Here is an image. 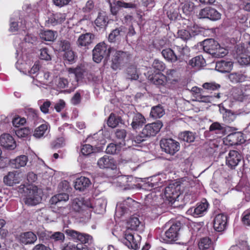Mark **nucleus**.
<instances>
[{"label":"nucleus","mask_w":250,"mask_h":250,"mask_svg":"<svg viewBox=\"0 0 250 250\" xmlns=\"http://www.w3.org/2000/svg\"><path fill=\"white\" fill-rule=\"evenodd\" d=\"M65 239L64 234L61 232L57 231L51 233V240L55 242H63Z\"/></svg>","instance_id":"6e6d98bb"},{"label":"nucleus","mask_w":250,"mask_h":250,"mask_svg":"<svg viewBox=\"0 0 250 250\" xmlns=\"http://www.w3.org/2000/svg\"><path fill=\"white\" fill-rule=\"evenodd\" d=\"M110 58V67L114 71L120 69L121 66L128 60L129 56L126 52L112 49Z\"/></svg>","instance_id":"f257e3e1"},{"label":"nucleus","mask_w":250,"mask_h":250,"mask_svg":"<svg viewBox=\"0 0 250 250\" xmlns=\"http://www.w3.org/2000/svg\"><path fill=\"white\" fill-rule=\"evenodd\" d=\"M83 199L76 198L74 199L72 203V208L76 212H80L82 209L83 205Z\"/></svg>","instance_id":"603ef678"},{"label":"nucleus","mask_w":250,"mask_h":250,"mask_svg":"<svg viewBox=\"0 0 250 250\" xmlns=\"http://www.w3.org/2000/svg\"><path fill=\"white\" fill-rule=\"evenodd\" d=\"M194 3L192 2H186L181 4V8L184 14L186 15H189L193 10Z\"/></svg>","instance_id":"864d4df0"},{"label":"nucleus","mask_w":250,"mask_h":250,"mask_svg":"<svg viewBox=\"0 0 250 250\" xmlns=\"http://www.w3.org/2000/svg\"><path fill=\"white\" fill-rule=\"evenodd\" d=\"M64 138L63 137H60L57 138L53 141L51 145V147L52 149H57L63 146L64 144Z\"/></svg>","instance_id":"bf43d9fd"},{"label":"nucleus","mask_w":250,"mask_h":250,"mask_svg":"<svg viewBox=\"0 0 250 250\" xmlns=\"http://www.w3.org/2000/svg\"><path fill=\"white\" fill-rule=\"evenodd\" d=\"M153 68L159 71H163L166 68L165 64L162 61L155 59L152 65Z\"/></svg>","instance_id":"e2e57ef3"},{"label":"nucleus","mask_w":250,"mask_h":250,"mask_svg":"<svg viewBox=\"0 0 250 250\" xmlns=\"http://www.w3.org/2000/svg\"><path fill=\"white\" fill-rule=\"evenodd\" d=\"M25 112L29 123L35 124L40 121L41 118L39 117L38 110L32 108H27Z\"/></svg>","instance_id":"a878e982"},{"label":"nucleus","mask_w":250,"mask_h":250,"mask_svg":"<svg viewBox=\"0 0 250 250\" xmlns=\"http://www.w3.org/2000/svg\"><path fill=\"white\" fill-rule=\"evenodd\" d=\"M19 241L24 245L34 244L37 240L36 235L32 231L21 233L19 236Z\"/></svg>","instance_id":"a211bd4d"},{"label":"nucleus","mask_w":250,"mask_h":250,"mask_svg":"<svg viewBox=\"0 0 250 250\" xmlns=\"http://www.w3.org/2000/svg\"><path fill=\"white\" fill-rule=\"evenodd\" d=\"M42 40L45 41H53L55 39L54 32L51 30L42 31L40 34Z\"/></svg>","instance_id":"8fccbe9b"},{"label":"nucleus","mask_w":250,"mask_h":250,"mask_svg":"<svg viewBox=\"0 0 250 250\" xmlns=\"http://www.w3.org/2000/svg\"><path fill=\"white\" fill-rule=\"evenodd\" d=\"M161 122H155L146 125L142 131V134L146 138L154 136L162 127Z\"/></svg>","instance_id":"1a4fd4ad"},{"label":"nucleus","mask_w":250,"mask_h":250,"mask_svg":"<svg viewBox=\"0 0 250 250\" xmlns=\"http://www.w3.org/2000/svg\"><path fill=\"white\" fill-rule=\"evenodd\" d=\"M180 40L177 39L174 41V49H176L179 54L178 56V60L183 59L185 55H186L189 51L188 47L186 45V43L184 44L180 43Z\"/></svg>","instance_id":"4be33fe9"},{"label":"nucleus","mask_w":250,"mask_h":250,"mask_svg":"<svg viewBox=\"0 0 250 250\" xmlns=\"http://www.w3.org/2000/svg\"><path fill=\"white\" fill-rule=\"evenodd\" d=\"M146 122L145 117L141 113L137 112L134 113L130 125L133 130H137L141 128Z\"/></svg>","instance_id":"412c9836"},{"label":"nucleus","mask_w":250,"mask_h":250,"mask_svg":"<svg viewBox=\"0 0 250 250\" xmlns=\"http://www.w3.org/2000/svg\"><path fill=\"white\" fill-rule=\"evenodd\" d=\"M140 240V236L138 234L135 236L129 230H126L124 233L123 242L129 249L137 250L139 248Z\"/></svg>","instance_id":"7ed1b4c3"},{"label":"nucleus","mask_w":250,"mask_h":250,"mask_svg":"<svg viewBox=\"0 0 250 250\" xmlns=\"http://www.w3.org/2000/svg\"><path fill=\"white\" fill-rule=\"evenodd\" d=\"M160 146L167 153L173 155L180 149V144L173 139H163L160 141Z\"/></svg>","instance_id":"20e7f679"},{"label":"nucleus","mask_w":250,"mask_h":250,"mask_svg":"<svg viewBox=\"0 0 250 250\" xmlns=\"http://www.w3.org/2000/svg\"><path fill=\"white\" fill-rule=\"evenodd\" d=\"M198 247L200 250L212 249L213 243L208 237H203L200 239L198 242Z\"/></svg>","instance_id":"72a5a7b5"},{"label":"nucleus","mask_w":250,"mask_h":250,"mask_svg":"<svg viewBox=\"0 0 250 250\" xmlns=\"http://www.w3.org/2000/svg\"><path fill=\"white\" fill-rule=\"evenodd\" d=\"M241 220L244 225L250 226V208L243 213Z\"/></svg>","instance_id":"052dcab7"},{"label":"nucleus","mask_w":250,"mask_h":250,"mask_svg":"<svg viewBox=\"0 0 250 250\" xmlns=\"http://www.w3.org/2000/svg\"><path fill=\"white\" fill-rule=\"evenodd\" d=\"M151 82L157 86H164L167 82V77L161 73L156 74L150 78Z\"/></svg>","instance_id":"c756f323"},{"label":"nucleus","mask_w":250,"mask_h":250,"mask_svg":"<svg viewBox=\"0 0 250 250\" xmlns=\"http://www.w3.org/2000/svg\"><path fill=\"white\" fill-rule=\"evenodd\" d=\"M108 17L105 12H99L98 16L94 21L95 25L99 28L105 29L108 24Z\"/></svg>","instance_id":"aec40b11"},{"label":"nucleus","mask_w":250,"mask_h":250,"mask_svg":"<svg viewBox=\"0 0 250 250\" xmlns=\"http://www.w3.org/2000/svg\"><path fill=\"white\" fill-rule=\"evenodd\" d=\"M210 132H215V133H221L224 134L226 131L225 127L220 123L215 122L211 124L209 127Z\"/></svg>","instance_id":"de8ad7c7"},{"label":"nucleus","mask_w":250,"mask_h":250,"mask_svg":"<svg viewBox=\"0 0 250 250\" xmlns=\"http://www.w3.org/2000/svg\"><path fill=\"white\" fill-rule=\"evenodd\" d=\"M228 53V50L223 47H221L219 44V46H217L216 51L214 53L213 57L215 58L223 57Z\"/></svg>","instance_id":"338daca9"},{"label":"nucleus","mask_w":250,"mask_h":250,"mask_svg":"<svg viewBox=\"0 0 250 250\" xmlns=\"http://www.w3.org/2000/svg\"><path fill=\"white\" fill-rule=\"evenodd\" d=\"M68 72L70 74H74L77 81H79L83 78L84 70L81 66H77L75 68H69L68 69Z\"/></svg>","instance_id":"a18cd8bd"},{"label":"nucleus","mask_w":250,"mask_h":250,"mask_svg":"<svg viewBox=\"0 0 250 250\" xmlns=\"http://www.w3.org/2000/svg\"><path fill=\"white\" fill-rule=\"evenodd\" d=\"M229 80L233 83H238L246 80V76L238 73H232L229 75Z\"/></svg>","instance_id":"49530a36"},{"label":"nucleus","mask_w":250,"mask_h":250,"mask_svg":"<svg viewBox=\"0 0 250 250\" xmlns=\"http://www.w3.org/2000/svg\"><path fill=\"white\" fill-rule=\"evenodd\" d=\"M97 165L101 169L114 170L117 168L115 160L111 156L104 155L97 161Z\"/></svg>","instance_id":"9d476101"},{"label":"nucleus","mask_w":250,"mask_h":250,"mask_svg":"<svg viewBox=\"0 0 250 250\" xmlns=\"http://www.w3.org/2000/svg\"><path fill=\"white\" fill-rule=\"evenodd\" d=\"M208 206V204L207 202H202L198 204L196 207L189 209L188 211L194 217H198L202 216L204 212L207 211Z\"/></svg>","instance_id":"b1692460"},{"label":"nucleus","mask_w":250,"mask_h":250,"mask_svg":"<svg viewBox=\"0 0 250 250\" xmlns=\"http://www.w3.org/2000/svg\"><path fill=\"white\" fill-rule=\"evenodd\" d=\"M77 56L72 49L64 52L63 59L69 64H73L76 61Z\"/></svg>","instance_id":"58836bf2"},{"label":"nucleus","mask_w":250,"mask_h":250,"mask_svg":"<svg viewBox=\"0 0 250 250\" xmlns=\"http://www.w3.org/2000/svg\"><path fill=\"white\" fill-rule=\"evenodd\" d=\"M26 122V120L24 117H21L19 116H15L13 120L12 124L15 127H19L20 125H24Z\"/></svg>","instance_id":"69168bd1"},{"label":"nucleus","mask_w":250,"mask_h":250,"mask_svg":"<svg viewBox=\"0 0 250 250\" xmlns=\"http://www.w3.org/2000/svg\"><path fill=\"white\" fill-rule=\"evenodd\" d=\"M141 222L137 217H131L128 222V229L127 230H138L140 229Z\"/></svg>","instance_id":"4c0bfd02"},{"label":"nucleus","mask_w":250,"mask_h":250,"mask_svg":"<svg viewBox=\"0 0 250 250\" xmlns=\"http://www.w3.org/2000/svg\"><path fill=\"white\" fill-rule=\"evenodd\" d=\"M31 131L29 127L21 128L16 131V134L19 137L27 139L30 136Z\"/></svg>","instance_id":"3c124183"},{"label":"nucleus","mask_w":250,"mask_h":250,"mask_svg":"<svg viewBox=\"0 0 250 250\" xmlns=\"http://www.w3.org/2000/svg\"><path fill=\"white\" fill-rule=\"evenodd\" d=\"M57 45L59 51L61 52H65L72 49L70 42L67 40H61L59 41L57 43Z\"/></svg>","instance_id":"37998d69"},{"label":"nucleus","mask_w":250,"mask_h":250,"mask_svg":"<svg viewBox=\"0 0 250 250\" xmlns=\"http://www.w3.org/2000/svg\"><path fill=\"white\" fill-rule=\"evenodd\" d=\"M69 199V195L67 193H61L53 196L51 199L52 204H57L62 201H67Z\"/></svg>","instance_id":"09e8293b"},{"label":"nucleus","mask_w":250,"mask_h":250,"mask_svg":"<svg viewBox=\"0 0 250 250\" xmlns=\"http://www.w3.org/2000/svg\"><path fill=\"white\" fill-rule=\"evenodd\" d=\"M48 128V125L46 124H43L37 127L33 133V136L37 138L40 139L43 137L47 132Z\"/></svg>","instance_id":"c9c22d12"},{"label":"nucleus","mask_w":250,"mask_h":250,"mask_svg":"<svg viewBox=\"0 0 250 250\" xmlns=\"http://www.w3.org/2000/svg\"><path fill=\"white\" fill-rule=\"evenodd\" d=\"M41 197L38 193L37 189H33L29 191V194L24 199V203L28 206H34L40 203Z\"/></svg>","instance_id":"f3484780"},{"label":"nucleus","mask_w":250,"mask_h":250,"mask_svg":"<svg viewBox=\"0 0 250 250\" xmlns=\"http://www.w3.org/2000/svg\"><path fill=\"white\" fill-rule=\"evenodd\" d=\"M179 138L184 142L191 143L194 142L195 139V133L189 131H185L179 135Z\"/></svg>","instance_id":"a19ab883"},{"label":"nucleus","mask_w":250,"mask_h":250,"mask_svg":"<svg viewBox=\"0 0 250 250\" xmlns=\"http://www.w3.org/2000/svg\"><path fill=\"white\" fill-rule=\"evenodd\" d=\"M229 217L225 213L217 214L213 220L214 229L218 232L225 230L227 227Z\"/></svg>","instance_id":"0eeeda50"},{"label":"nucleus","mask_w":250,"mask_h":250,"mask_svg":"<svg viewBox=\"0 0 250 250\" xmlns=\"http://www.w3.org/2000/svg\"><path fill=\"white\" fill-rule=\"evenodd\" d=\"M81 152L84 156H88L94 152L93 146L89 144L83 145L81 146Z\"/></svg>","instance_id":"13d9d810"},{"label":"nucleus","mask_w":250,"mask_h":250,"mask_svg":"<svg viewBox=\"0 0 250 250\" xmlns=\"http://www.w3.org/2000/svg\"><path fill=\"white\" fill-rule=\"evenodd\" d=\"M28 160L27 156L21 155L18 156L15 159L11 160V163L14 168H20L26 166Z\"/></svg>","instance_id":"c85d7f7f"},{"label":"nucleus","mask_w":250,"mask_h":250,"mask_svg":"<svg viewBox=\"0 0 250 250\" xmlns=\"http://www.w3.org/2000/svg\"><path fill=\"white\" fill-rule=\"evenodd\" d=\"M232 95L233 99L239 102L245 101L243 88L239 87L233 88Z\"/></svg>","instance_id":"ea45409f"},{"label":"nucleus","mask_w":250,"mask_h":250,"mask_svg":"<svg viewBox=\"0 0 250 250\" xmlns=\"http://www.w3.org/2000/svg\"><path fill=\"white\" fill-rule=\"evenodd\" d=\"M125 73L126 78L131 80H137L139 78V75L137 72L136 65H129L126 69Z\"/></svg>","instance_id":"473e14b6"},{"label":"nucleus","mask_w":250,"mask_h":250,"mask_svg":"<svg viewBox=\"0 0 250 250\" xmlns=\"http://www.w3.org/2000/svg\"><path fill=\"white\" fill-rule=\"evenodd\" d=\"M233 67V62L231 61L221 60L216 63L215 69L221 73H229Z\"/></svg>","instance_id":"393cba45"},{"label":"nucleus","mask_w":250,"mask_h":250,"mask_svg":"<svg viewBox=\"0 0 250 250\" xmlns=\"http://www.w3.org/2000/svg\"><path fill=\"white\" fill-rule=\"evenodd\" d=\"M181 228V224L177 222L173 224L169 229L165 232V239L167 242L175 241L177 240L179 235V231Z\"/></svg>","instance_id":"f8f14e48"},{"label":"nucleus","mask_w":250,"mask_h":250,"mask_svg":"<svg viewBox=\"0 0 250 250\" xmlns=\"http://www.w3.org/2000/svg\"><path fill=\"white\" fill-rule=\"evenodd\" d=\"M112 48L106 44L104 42L97 44L92 51L93 60L97 62H100L103 59L109 58Z\"/></svg>","instance_id":"f03ea898"},{"label":"nucleus","mask_w":250,"mask_h":250,"mask_svg":"<svg viewBox=\"0 0 250 250\" xmlns=\"http://www.w3.org/2000/svg\"><path fill=\"white\" fill-rule=\"evenodd\" d=\"M243 156L237 150H230L228 155L226 158V165L230 169H235L239 163L241 161Z\"/></svg>","instance_id":"423d86ee"},{"label":"nucleus","mask_w":250,"mask_h":250,"mask_svg":"<svg viewBox=\"0 0 250 250\" xmlns=\"http://www.w3.org/2000/svg\"><path fill=\"white\" fill-rule=\"evenodd\" d=\"M203 87L204 89L207 90L208 92H210L211 94L213 91H214V93H219L218 92L219 89L221 87V85L215 83H204L203 85ZM214 94H212L213 95Z\"/></svg>","instance_id":"c03bdc74"},{"label":"nucleus","mask_w":250,"mask_h":250,"mask_svg":"<svg viewBox=\"0 0 250 250\" xmlns=\"http://www.w3.org/2000/svg\"><path fill=\"white\" fill-rule=\"evenodd\" d=\"M245 142L243 134L241 132L230 133L225 138L224 142L227 145L235 146L242 144Z\"/></svg>","instance_id":"9b49d317"},{"label":"nucleus","mask_w":250,"mask_h":250,"mask_svg":"<svg viewBox=\"0 0 250 250\" xmlns=\"http://www.w3.org/2000/svg\"><path fill=\"white\" fill-rule=\"evenodd\" d=\"M125 146V143L122 144L119 143V144H115L114 143L109 144L106 149V152L107 154H114L120 151V148L122 146Z\"/></svg>","instance_id":"79ce46f5"},{"label":"nucleus","mask_w":250,"mask_h":250,"mask_svg":"<svg viewBox=\"0 0 250 250\" xmlns=\"http://www.w3.org/2000/svg\"><path fill=\"white\" fill-rule=\"evenodd\" d=\"M0 144L3 147L14 149L16 146V143L13 137L9 134H3L0 136Z\"/></svg>","instance_id":"4468645a"},{"label":"nucleus","mask_w":250,"mask_h":250,"mask_svg":"<svg viewBox=\"0 0 250 250\" xmlns=\"http://www.w3.org/2000/svg\"><path fill=\"white\" fill-rule=\"evenodd\" d=\"M66 19V14L57 12L53 14L48 19V21L52 25H56L63 22Z\"/></svg>","instance_id":"cd10ccee"},{"label":"nucleus","mask_w":250,"mask_h":250,"mask_svg":"<svg viewBox=\"0 0 250 250\" xmlns=\"http://www.w3.org/2000/svg\"><path fill=\"white\" fill-rule=\"evenodd\" d=\"M21 172L17 171L9 172L7 175L3 178L4 183L7 186H12L14 185L19 184L21 181Z\"/></svg>","instance_id":"2eb2a0df"},{"label":"nucleus","mask_w":250,"mask_h":250,"mask_svg":"<svg viewBox=\"0 0 250 250\" xmlns=\"http://www.w3.org/2000/svg\"><path fill=\"white\" fill-rule=\"evenodd\" d=\"M106 205V201L103 198H99L95 200V207L96 209H99L100 211H103L105 210Z\"/></svg>","instance_id":"4d7b16f0"},{"label":"nucleus","mask_w":250,"mask_h":250,"mask_svg":"<svg viewBox=\"0 0 250 250\" xmlns=\"http://www.w3.org/2000/svg\"><path fill=\"white\" fill-rule=\"evenodd\" d=\"M91 183L89 178L81 176L76 179L74 188L76 190L84 191L91 185Z\"/></svg>","instance_id":"5701e85b"},{"label":"nucleus","mask_w":250,"mask_h":250,"mask_svg":"<svg viewBox=\"0 0 250 250\" xmlns=\"http://www.w3.org/2000/svg\"><path fill=\"white\" fill-rule=\"evenodd\" d=\"M221 14L215 9L209 7L201 9L198 14L200 19L208 18L211 21L220 19Z\"/></svg>","instance_id":"6e6552de"},{"label":"nucleus","mask_w":250,"mask_h":250,"mask_svg":"<svg viewBox=\"0 0 250 250\" xmlns=\"http://www.w3.org/2000/svg\"><path fill=\"white\" fill-rule=\"evenodd\" d=\"M217 46H219V43L213 39H208L203 42L204 51L212 56L216 51Z\"/></svg>","instance_id":"dca6fc26"},{"label":"nucleus","mask_w":250,"mask_h":250,"mask_svg":"<svg viewBox=\"0 0 250 250\" xmlns=\"http://www.w3.org/2000/svg\"><path fill=\"white\" fill-rule=\"evenodd\" d=\"M236 118V114L230 110H226L223 114L224 120L227 123H231L233 122Z\"/></svg>","instance_id":"5fc2aeb1"},{"label":"nucleus","mask_w":250,"mask_h":250,"mask_svg":"<svg viewBox=\"0 0 250 250\" xmlns=\"http://www.w3.org/2000/svg\"><path fill=\"white\" fill-rule=\"evenodd\" d=\"M165 196L166 199L172 204L181 194L180 186L170 184L165 188Z\"/></svg>","instance_id":"39448f33"},{"label":"nucleus","mask_w":250,"mask_h":250,"mask_svg":"<svg viewBox=\"0 0 250 250\" xmlns=\"http://www.w3.org/2000/svg\"><path fill=\"white\" fill-rule=\"evenodd\" d=\"M122 121V118L119 116H116L113 113H111L108 118L107 124L111 128L116 127L120 122Z\"/></svg>","instance_id":"e433bc0d"},{"label":"nucleus","mask_w":250,"mask_h":250,"mask_svg":"<svg viewBox=\"0 0 250 250\" xmlns=\"http://www.w3.org/2000/svg\"><path fill=\"white\" fill-rule=\"evenodd\" d=\"M161 53L164 58L169 62H174L178 60V56L170 48L163 49Z\"/></svg>","instance_id":"2f4dec72"},{"label":"nucleus","mask_w":250,"mask_h":250,"mask_svg":"<svg viewBox=\"0 0 250 250\" xmlns=\"http://www.w3.org/2000/svg\"><path fill=\"white\" fill-rule=\"evenodd\" d=\"M51 232L40 231L37 232V235L40 240L44 241L51 240Z\"/></svg>","instance_id":"0e129e2a"},{"label":"nucleus","mask_w":250,"mask_h":250,"mask_svg":"<svg viewBox=\"0 0 250 250\" xmlns=\"http://www.w3.org/2000/svg\"><path fill=\"white\" fill-rule=\"evenodd\" d=\"M193 92H195L194 96L197 100L201 102H208L209 98H220V93H215L213 95H205L203 89L201 88H196V90H193Z\"/></svg>","instance_id":"6ab92c4d"},{"label":"nucleus","mask_w":250,"mask_h":250,"mask_svg":"<svg viewBox=\"0 0 250 250\" xmlns=\"http://www.w3.org/2000/svg\"><path fill=\"white\" fill-rule=\"evenodd\" d=\"M94 38V35L90 33L82 34L79 37L77 44L79 47H85L92 42Z\"/></svg>","instance_id":"bb28decb"},{"label":"nucleus","mask_w":250,"mask_h":250,"mask_svg":"<svg viewBox=\"0 0 250 250\" xmlns=\"http://www.w3.org/2000/svg\"><path fill=\"white\" fill-rule=\"evenodd\" d=\"M62 250H86V248L79 249L75 244L69 242L65 244Z\"/></svg>","instance_id":"774afa93"},{"label":"nucleus","mask_w":250,"mask_h":250,"mask_svg":"<svg viewBox=\"0 0 250 250\" xmlns=\"http://www.w3.org/2000/svg\"><path fill=\"white\" fill-rule=\"evenodd\" d=\"M178 35L179 37V39L183 40L184 41H187L189 40L191 37V35L190 32L187 30H180L178 32Z\"/></svg>","instance_id":"680f3d73"},{"label":"nucleus","mask_w":250,"mask_h":250,"mask_svg":"<svg viewBox=\"0 0 250 250\" xmlns=\"http://www.w3.org/2000/svg\"><path fill=\"white\" fill-rule=\"evenodd\" d=\"M126 28L121 26L112 30L108 35V40L110 42H115L120 41L125 36Z\"/></svg>","instance_id":"ddd939ff"},{"label":"nucleus","mask_w":250,"mask_h":250,"mask_svg":"<svg viewBox=\"0 0 250 250\" xmlns=\"http://www.w3.org/2000/svg\"><path fill=\"white\" fill-rule=\"evenodd\" d=\"M189 65L196 69H200L206 64V61L202 56H197L189 61Z\"/></svg>","instance_id":"7c9ffc66"},{"label":"nucleus","mask_w":250,"mask_h":250,"mask_svg":"<svg viewBox=\"0 0 250 250\" xmlns=\"http://www.w3.org/2000/svg\"><path fill=\"white\" fill-rule=\"evenodd\" d=\"M165 113V109L163 106L161 104H159L151 108L150 116L153 118L157 119L162 117Z\"/></svg>","instance_id":"f704fd0d"}]
</instances>
